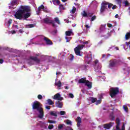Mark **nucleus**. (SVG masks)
<instances>
[{
	"instance_id": "49530a36",
	"label": "nucleus",
	"mask_w": 130,
	"mask_h": 130,
	"mask_svg": "<svg viewBox=\"0 0 130 130\" xmlns=\"http://www.w3.org/2000/svg\"><path fill=\"white\" fill-rule=\"evenodd\" d=\"M94 20H96V16H95V15L91 17L90 21L91 22H93V21H94Z\"/></svg>"
},
{
	"instance_id": "e2e57ef3",
	"label": "nucleus",
	"mask_w": 130,
	"mask_h": 130,
	"mask_svg": "<svg viewBox=\"0 0 130 130\" xmlns=\"http://www.w3.org/2000/svg\"><path fill=\"white\" fill-rule=\"evenodd\" d=\"M83 44H89V42L86 41V42H82Z\"/></svg>"
},
{
	"instance_id": "9b49d317",
	"label": "nucleus",
	"mask_w": 130,
	"mask_h": 130,
	"mask_svg": "<svg viewBox=\"0 0 130 130\" xmlns=\"http://www.w3.org/2000/svg\"><path fill=\"white\" fill-rule=\"evenodd\" d=\"M18 1L19 0H12L10 3L9 4V8L10 10H14L17 8L18 6Z\"/></svg>"
},
{
	"instance_id": "052dcab7",
	"label": "nucleus",
	"mask_w": 130,
	"mask_h": 130,
	"mask_svg": "<svg viewBox=\"0 0 130 130\" xmlns=\"http://www.w3.org/2000/svg\"><path fill=\"white\" fill-rule=\"evenodd\" d=\"M50 107L49 106H45L46 109H48V110H49L50 109Z\"/></svg>"
},
{
	"instance_id": "5fc2aeb1",
	"label": "nucleus",
	"mask_w": 130,
	"mask_h": 130,
	"mask_svg": "<svg viewBox=\"0 0 130 130\" xmlns=\"http://www.w3.org/2000/svg\"><path fill=\"white\" fill-rule=\"evenodd\" d=\"M6 50H8V51H13V49H11L8 47L6 48Z\"/></svg>"
},
{
	"instance_id": "338daca9",
	"label": "nucleus",
	"mask_w": 130,
	"mask_h": 130,
	"mask_svg": "<svg viewBox=\"0 0 130 130\" xmlns=\"http://www.w3.org/2000/svg\"><path fill=\"white\" fill-rule=\"evenodd\" d=\"M85 27L87 29H88V28H90V26H89V25H85Z\"/></svg>"
},
{
	"instance_id": "de8ad7c7",
	"label": "nucleus",
	"mask_w": 130,
	"mask_h": 130,
	"mask_svg": "<svg viewBox=\"0 0 130 130\" xmlns=\"http://www.w3.org/2000/svg\"><path fill=\"white\" fill-rule=\"evenodd\" d=\"M101 100H98L95 103V105H98L99 104H100V103H101Z\"/></svg>"
},
{
	"instance_id": "a18cd8bd",
	"label": "nucleus",
	"mask_w": 130,
	"mask_h": 130,
	"mask_svg": "<svg viewBox=\"0 0 130 130\" xmlns=\"http://www.w3.org/2000/svg\"><path fill=\"white\" fill-rule=\"evenodd\" d=\"M59 7L61 10H66V7H63V5L60 4Z\"/></svg>"
},
{
	"instance_id": "2f4dec72",
	"label": "nucleus",
	"mask_w": 130,
	"mask_h": 130,
	"mask_svg": "<svg viewBox=\"0 0 130 130\" xmlns=\"http://www.w3.org/2000/svg\"><path fill=\"white\" fill-rule=\"evenodd\" d=\"M17 33V31L15 30H12L8 31V34H12V35H14V34H16Z\"/></svg>"
},
{
	"instance_id": "1a4fd4ad",
	"label": "nucleus",
	"mask_w": 130,
	"mask_h": 130,
	"mask_svg": "<svg viewBox=\"0 0 130 130\" xmlns=\"http://www.w3.org/2000/svg\"><path fill=\"white\" fill-rule=\"evenodd\" d=\"M84 47H85V45H78L74 49L75 54H76V55H79V56H81L82 55H81V50H82V49H83Z\"/></svg>"
},
{
	"instance_id": "423d86ee",
	"label": "nucleus",
	"mask_w": 130,
	"mask_h": 130,
	"mask_svg": "<svg viewBox=\"0 0 130 130\" xmlns=\"http://www.w3.org/2000/svg\"><path fill=\"white\" fill-rule=\"evenodd\" d=\"M79 84H85L87 86L88 89L92 88V82L86 80V78H82L78 80Z\"/></svg>"
},
{
	"instance_id": "680f3d73",
	"label": "nucleus",
	"mask_w": 130,
	"mask_h": 130,
	"mask_svg": "<svg viewBox=\"0 0 130 130\" xmlns=\"http://www.w3.org/2000/svg\"><path fill=\"white\" fill-rule=\"evenodd\" d=\"M102 43H103V42H102V41H100L99 43H98V45H101V44H102Z\"/></svg>"
},
{
	"instance_id": "4468645a",
	"label": "nucleus",
	"mask_w": 130,
	"mask_h": 130,
	"mask_svg": "<svg viewBox=\"0 0 130 130\" xmlns=\"http://www.w3.org/2000/svg\"><path fill=\"white\" fill-rule=\"evenodd\" d=\"M41 11H43L45 13H48V10L47 9V8L44 7L43 5H42L38 8L37 14H39Z\"/></svg>"
},
{
	"instance_id": "f03ea898",
	"label": "nucleus",
	"mask_w": 130,
	"mask_h": 130,
	"mask_svg": "<svg viewBox=\"0 0 130 130\" xmlns=\"http://www.w3.org/2000/svg\"><path fill=\"white\" fill-rule=\"evenodd\" d=\"M30 7L26 6H21L14 14V17L18 20H26L30 17Z\"/></svg>"
},
{
	"instance_id": "f257e3e1",
	"label": "nucleus",
	"mask_w": 130,
	"mask_h": 130,
	"mask_svg": "<svg viewBox=\"0 0 130 130\" xmlns=\"http://www.w3.org/2000/svg\"><path fill=\"white\" fill-rule=\"evenodd\" d=\"M52 58H54V57L51 56L40 55L39 53L35 54V56H30L29 58L26 60V62L29 66H33L35 62L37 63H42L43 62H47L48 61H51Z\"/></svg>"
},
{
	"instance_id": "e433bc0d",
	"label": "nucleus",
	"mask_w": 130,
	"mask_h": 130,
	"mask_svg": "<svg viewBox=\"0 0 130 130\" xmlns=\"http://www.w3.org/2000/svg\"><path fill=\"white\" fill-rule=\"evenodd\" d=\"M76 7H75V6H74L73 7L72 10L70 11V13L71 14H75V13L76 12Z\"/></svg>"
},
{
	"instance_id": "13d9d810",
	"label": "nucleus",
	"mask_w": 130,
	"mask_h": 130,
	"mask_svg": "<svg viewBox=\"0 0 130 130\" xmlns=\"http://www.w3.org/2000/svg\"><path fill=\"white\" fill-rule=\"evenodd\" d=\"M115 17L118 18L119 20H120V17H119V16L118 14H116L115 16Z\"/></svg>"
},
{
	"instance_id": "a19ab883",
	"label": "nucleus",
	"mask_w": 130,
	"mask_h": 130,
	"mask_svg": "<svg viewBox=\"0 0 130 130\" xmlns=\"http://www.w3.org/2000/svg\"><path fill=\"white\" fill-rule=\"evenodd\" d=\"M65 39L66 40V42H70V41L71 40L72 38L71 37H66Z\"/></svg>"
},
{
	"instance_id": "473e14b6",
	"label": "nucleus",
	"mask_w": 130,
	"mask_h": 130,
	"mask_svg": "<svg viewBox=\"0 0 130 130\" xmlns=\"http://www.w3.org/2000/svg\"><path fill=\"white\" fill-rule=\"evenodd\" d=\"M54 127V125L53 124H49L47 127V129H53V128Z\"/></svg>"
},
{
	"instance_id": "58836bf2",
	"label": "nucleus",
	"mask_w": 130,
	"mask_h": 130,
	"mask_svg": "<svg viewBox=\"0 0 130 130\" xmlns=\"http://www.w3.org/2000/svg\"><path fill=\"white\" fill-rule=\"evenodd\" d=\"M116 2H117L118 5H119V7H121V2H122V0H116Z\"/></svg>"
},
{
	"instance_id": "c756f323",
	"label": "nucleus",
	"mask_w": 130,
	"mask_h": 130,
	"mask_svg": "<svg viewBox=\"0 0 130 130\" xmlns=\"http://www.w3.org/2000/svg\"><path fill=\"white\" fill-rule=\"evenodd\" d=\"M34 27H35V26L33 24H26L25 25V28H34Z\"/></svg>"
},
{
	"instance_id": "603ef678",
	"label": "nucleus",
	"mask_w": 130,
	"mask_h": 130,
	"mask_svg": "<svg viewBox=\"0 0 130 130\" xmlns=\"http://www.w3.org/2000/svg\"><path fill=\"white\" fill-rule=\"evenodd\" d=\"M107 26L109 28H113V26L110 23H108Z\"/></svg>"
},
{
	"instance_id": "79ce46f5",
	"label": "nucleus",
	"mask_w": 130,
	"mask_h": 130,
	"mask_svg": "<svg viewBox=\"0 0 130 130\" xmlns=\"http://www.w3.org/2000/svg\"><path fill=\"white\" fill-rule=\"evenodd\" d=\"M66 123L67 124H68V125H72V121L70 120H66Z\"/></svg>"
},
{
	"instance_id": "a211bd4d",
	"label": "nucleus",
	"mask_w": 130,
	"mask_h": 130,
	"mask_svg": "<svg viewBox=\"0 0 130 130\" xmlns=\"http://www.w3.org/2000/svg\"><path fill=\"white\" fill-rule=\"evenodd\" d=\"M53 99H54L55 100H58L59 101H61V100H62V97H61L60 94L57 93L54 96Z\"/></svg>"
},
{
	"instance_id": "7c9ffc66",
	"label": "nucleus",
	"mask_w": 130,
	"mask_h": 130,
	"mask_svg": "<svg viewBox=\"0 0 130 130\" xmlns=\"http://www.w3.org/2000/svg\"><path fill=\"white\" fill-rule=\"evenodd\" d=\"M53 3L55 6H59V2L58 0H54Z\"/></svg>"
},
{
	"instance_id": "393cba45",
	"label": "nucleus",
	"mask_w": 130,
	"mask_h": 130,
	"mask_svg": "<svg viewBox=\"0 0 130 130\" xmlns=\"http://www.w3.org/2000/svg\"><path fill=\"white\" fill-rule=\"evenodd\" d=\"M50 115H51L52 116H55V117H56L57 116V114L56 113V112L54 111H51L50 112Z\"/></svg>"
},
{
	"instance_id": "09e8293b",
	"label": "nucleus",
	"mask_w": 130,
	"mask_h": 130,
	"mask_svg": "<svg viewBox=\"0 0 130 130\" xmlns=\"http://www.w3.org/2000/svg\"><path fill=\"white\" fill-rule=\"evenodd\" d=\"M68 96L70 98H72V99L74 98V94L73 93L68 94Z\"/></svg>"
},
{
	"instance_id": "864d4df0",
	"label": "nucleus",
	"mask_w": 130,
	"mask_h": 130,
	"mask_svg": "<svg viewBox=\"0 0 130 130\" xmlns=\"http://www.w3.org/2000/svg\"><path fill=\"white\" fill-rule=\"evenodd\" d=\"M13 29H18L19 28V26L17 25H14L12 27Z\"/></svg>"
},
{
	"instance_id": "72a5a7b5",
	"label": "nucleus",
	"mask_w": 130,
	"mask_h": 130,
	"mask_svg": "<svg viewBox=\"0 0 130 130\" xmlns=\"http://www.w3.org/2000/svg\"><path fill=\"white\" fill-rule=\"evenodd\" d=\"M12 19H9L7 23V27H10V26H11V24H12Z\"/></svg>"
},
{
	"instance_id": "37998d69",
	"label": "nucleus",
	"mask_w": 130,
	"mask_h": 130,
	"mask_svg": "<svg viewBox=\"0 0 130 130\" xmlns=\"http://www.w3.org/2000/svg\"><path fill=\"white\" fill-rule=\"evenodd\" d=\"M91 101L92 103H95V102H96V101H97V99L92 98L91 99Z\"/></svg>"
},
{
	"instance_id": "0e129e2a",
	"label": "nucleus",
	"mask_w": 130,
	"mask_h": 130,
	"mask_svg": "<svg viewBox=\"0 0 130 130\" xmlns=\"http://www.w3.org/2000/svg\"><path fill=\"white\" fill-rule=\"evenodd\" d=\"M57 32V30H54L53 31V34H56Z\"/></svg>"
},
{
	"instance_id": "bb28decb",
	"label": "nucleus",
	"mask_w": 130,
	"mask_h": 130,
	"mask_svg": "<svg viewBox=\"0 0 130 130\" xmlns=\"http://www.w3.org/2000/svg\"><path fill=\"white\" fill-rule=\"evenodd\" d=\"M55 86L58 87V88H60V87H61V82L60 81H59L57 82H55Z\"/></svg>"
},
{
	"instance_id": "5701e85b",
	"label": "nucleus",
	"mask_w": 130,
	"mask_h": 130,
	"mask_svg": "<svg viewBox=\"0 0 130 130\" xmlns=\"http://www.w3.org/2000/svg\"><path fill=\"white\" fill-rule=\"evenodd\" d=\"M56 107H58V108H61L62 107V103L61 102H57L55 103Z\"/></svg>"
},
{
	"instance_id": "bf43d9fd",
	"label": "nucleus",
	"mask_w": 130,
	"mask_h": 130,
	"mask_svg": "<svg viewBox=\"0 0 130 130\" xmlns=\"http://www.w3.org/2000/svg\"><path fill=\"white\" fill-rule=\"evenodd\" d=\"M56 76H60L61 75V73H60V72H56Z\"/></svg>"
},
{
	"instance_id": "412c9836",
	"label": "nucleus",
	"mask_w": 130,
	"mask_h": 130,
	"mask_svg": "<svg viewBox=\"0 0 130 130\" xmlns=\"http://www.w3.org/2000/svg\"><path fill=\"white\" fill-rule=\"evenodd\" d=\"M76 121L77 122L78 127H80V125H81V123L82 122V119L80 117H78L76 119Z\"/></svg>"
},
{
	"instance_id": "f8f14e48",
	"label": "nucleus",
	"mask_w": 130,
	"mask_h": 130,
	"mask_svg": "<svg viewBox=\"0 0 130 130\" xmlns=\"http://www.w3.org/2000/svg\"><path fill=\"white\" fill-rule=\"evenodd\" d=\"M43 23H45V24H50L52 23L53 27H56V25H55V24H54V22L52 21L51 19V18L48 17L46 18H45L43 19Z\"/></svg>"
},
{
	"instance_id": "6e6552de",
	"label": "nucleus",
	"mask_w": 130,
	"mask_h": 130,
	"mask_svg": "<svg viewBox=\"0 0 130 130\" xmlns=\"http://www.w3.org/2000/svg\"><path fill=\"white\" fill-rule=\"evenodd\" d=\"M118 93H119V88L118 87L111 88L110 89V95L112 98H113Z\"/></svg>"
},
{
	"instance_id": "f704fd0d",
	"label": "nucleus",
	"mask_w": 130,
	"mask_h": 130,
	"mask_svg": "<svg viewBox=\"0 0 130 130\" xmlns=\"http://www.w3.org/2000/svg\"><path fill=\"white\" fill-rule=\"evenodd\" d=\"M123 109H124V111H125V112H128V108H127V106H126V105L123 106Z\"/></svg>"
},
{
	"instance_id": "9d476101",
	"label": "nucleus",
	"mask_w": 130,
	"mask_h": 130,
	"mask_svg": "<svg viewBox=\"0 0 130 130\" xmlns=\"http://www.w3.org/2000/svg\"><path fill=\"white\" fill-rule=\"evenodd\" d=\"M116 130H125V124L123 123V125L122 126L121 128L119 127L120 125V120L118 118L116 119Z\"/></svg>"
},
{
	"instance_id": "dca6fc26",
	"label": "nucleus",
	"mask_w": 130,
	"mask_h": 130,
	"mask_svg": "<svg viewBox=\"0 0 130 130\" xmlns=\"http://www.w3.org/2000/svg\"><path fill=\"white\" fill-rule=\"evenodd\" d=\"M42 37L47 45H52V42L50 40L44 36H42Z\"/></svg>"
},
{
	"instance_id": "ddd939ff",
	"label": "nucleus",
	"mask_w": 130,
	"mask_h": 130,
	"mask_svg": "<svg viewBox=\"0 0 130 130\" xmlns=\"http://www.w3.org/2000/svg\"><path fill=\"white\" fill-rule=\"evenodd\" d=\"M108 6V3L105 2H103L102 3V6L100 10L101 13H103L104 12H105V11H106V10H107Z\"/></svg>"
},
{
	"instance_id": "c03bdc74",
	"label": "nucleus",
	"mask_w": 130,
	"mask_h": 130,
	"mask_svg": "<svg viewBox=\"0 0 130 130\" xmlns=\"http://www.w3.org/2000/svg\"><path fill=\"white\" fill-rule=\"evenodd\" d=\"M123 4H125V7H127L128 5H129V3L127 1H125L123 2Z\"/></svg>"
},
{
	"instance_id": "0eeeda50",
	"label": "nucleus",
	"mask_w": 130,
	"mask_h": 130,
	"mask_svg": "<svg viewBox=\"0 0 130 130\" xmlns=\"http://www.w3.org/2000/svg\"><path fill=\"white\" fill-rule=\"evenodd\" d=\"M93 66L94 71L95 72H96V73L100 72V71H101V68H102V66L100 63V62H99V60L98 59H96L93 62Z\"/></svg>"
},
{
	"instance_id": "20e7f679",
	"label": "nucleus",
	"mask_w": 130,
	"mask_h": 130,
	"mask_svg": "<svg viewBox=\"0 0 130 130\" xmlns=\"http://www.w3.org/2000/svg\"><path fill=\"white\" fill-rule=\"evenodd\" d=\"M108 29L106 28V24H104L102 25L100 30L99 32V36L100 37H104L105 39H106V38H108V37H107V35L108 36H110L109 33L107 32V30Z\"/></svg>"
},
{
	"instance_id": "4be33fe9",
	"label": "nucleus",
	"mask_w": 130,
	"mask_h": 130,
	"mask_svg": "<svg viewBox=\"0 0 130 130\" xmlns=\"http://www.w3.org/2000/svg\"><path fill=\"white\" fill-rule=\"evenodd\" d=\"M66 36H71V35H74V32H73V30H70L66 31Z\"/></svg>"
},
{
	"instance_id": "39448f33",
	"label": "nucleus",
	"mask_w": 130,
	"mask_h": 130,
	"mask_svg": "<svg viewBox=\"0 0 130 130\" xmlns=\"http://www.w3.org/2000/svg\"><path fill=\"white\" fill-rule=\"evenodd\" d=\"M121 63V61L120 60H117V59H113L110 61L109 63V68L113 70V71H116L117 70V66L118 64H120Z\"/></svg>"
},
{
	"instance_id": "2eb2a0df",
	"label": "nucleus",
	"mask_w": 130,
	"mask_h": 130,
	"mask_svg": "<svg viewBox=\"0 0 130 130\" xmlns=\"http://www.w3.org/2000/svg\"><path fill=\"white\" fill-rule=\"evenodd\" d=\"M85 62L89 64L90 62L92 61V54H90L86 56L85 58Z\"/></svg>"
},
{
	"instance_id": "6ab92c4d",
	"label": "nucleus",
	"mask_w": 130,
	"mask_h": 130,
	"mask_svg": "<svg viewBox=\"0 0 130 130\" xmlns=\"http://www.w3.org/2000/svg\"><path fill=\"white\" fill-rule=\"evenodd\" d=\"M57 130H67V127L64 124H59Z\"/></svg>"
},
{
	"instance_id": "69168bd1",
	"label": "nucleus",
	"mask_w": 130,
	"mask_h": 130,
	"mask_svg": "<svg viewBox=\"0 0 130 130\" xmlns=\"http://www.w3.org/2000/svg\"><path fill=\"white\" fill-rule=\"evenodd\" d=\"M106 56V55L105 54H103L102 55V58H105V57Z\"/></svg>"
},
{
	"instance_id": "c85d7f7f",
	"label": "nucleus",
	"mask_w": 130,
	"mask_h": 130,
	"mask_svg": "<svg viewBox=\"0 0 130 130\" xmlns=\"http://www.w3.org/2000/svg\"><path fill=\"white\" fill-rule=\"evenodd\" d=\"M54 21H55V23H56L58 25L60 24V21H59V19H58V17H55L54 18Z\"/></svg>"
},
{
	"instance_id": "774afa93",
	"label": "nucleus",
	"mask_w": 130,
	"mask_h": 130,
	"mask_svg": "<svg viewBox=\"0 0 130 130\" xmlns=\"http://www.w3.org/2000/svg\"><path fill=\"white\" fill-rule=\"evenodd\" d=\"M4 60L3 59H0V63H3Z\"/></svg>"
},
{
	"instance_id": "b1692460",
	"label": "nucleus",
	"mask_w": 130,
	"mask_h": 130,
	"mask_svg": "<svg viewBox=\"0 0 130 130\" xmlns=\"http://www.w3.org/2000/svg\"><path fill=\"white\" fill-rule=\"evenodd\" d=\"M130 38V31L127 32L125 36V40H128Z\"/></svg>"
},
{
	"instance_id": "6e6d98bb",
	"label": "nucleus",
	"mask_w": 130,
	"mask_h": 130,
	"mask_svg": "<svg viewBox=\"0 0 130 130\" xmlns=\"http://www.w3.org/2000/svg\"><path fill=\"white\" fill-rule=\"evenodd\" d=\"M112 6V4L108 3V7L109 8V9H111Z\"/></svg>"
},
{
	"instance_id": "4c0bfd02",
	"label": "nucleus",
	"mask_w": 130,
	"mask_h": 130,
	"mask_svg": "<svg viewBox=\"0 0 130 130\" xmlns=\"http://www.w3.org/2000/svg\"><path fill=\"white\" fill-rule=\"evenodd\" d=\"M48 123H53L55 124L56 123V121L55 120H48Z\"/></svg>"
},
{
	"instance_id": "a878e982",
	"label": "nucleus",
	"mask_w": 130,
	"mask_h": 130,
	"mask_svg": "<svg viewBox=\"0 0 130 130\" xmlns=\"http://www.w3.org/2000/svg\"><path fill=\"white\" fill-rule=\"evenodd\" d=\"M47 103L49 105H53V104H54V103H53L52 101L49 99L47 100Z\"/></svg>"
},
{
	"instance_id": "c9c22d12",
	"label": "nucleus",
	"mask_w": 130,
	"mask_h": 130,
	"mask_svg": "<svg viewBox=\"0 0 130 130\" xmlns=\"http://www.w3.org/2000/svg\"><path fill=\"white\" fill-rule=\"evenodd\" d=\"M109 118L111 119V120H114V116L113 115V113L110 114Z\"/></svg>"
},
{
	"instance_id": "aec40b11",
	"label": "nucleus",
	"mask_w": 130,
	"mask_h": 130,
	"mask_svg": "<svg viewBox=\"0 0 130 130\" xmlns=\"http://www.w3.org/2000/svg\"><path fill=\"white\" fill-rule=\"evenodd\" d=\"M81 15L83 16V17H92L93 16L92 13H87V12L85 11L83 12V13H81Z\"/></svg>"
},
{
	"instance_id": "4d7b16f0",
	"label": "nucleus",
	"mask_w": 130,
	"mask_h": 130,
	"mask_svg": "<svg viewBox=\"0 0 130 130\" xmlns=\"http://www.w3.org/2000/svg\"><path fill=\"white\" fill-rule=\"evenodd\" d=\"M66 129H67V130H74V129L72 128L71 127H67Z\"/></svg>"
},
{
	"instance_id": "ea45409f",
	"label": "nucleus",
	"mask_w": 130,
	"mask_h": 130,
	"mask_svg": "<svg viewBox=\"0 0 130 130\" xmlns=\"http://www.w3.org/2000/svg\"><path fill=\"white\" fill-rule=\"evenodd\" d=\"M58 114H60V115H66V112L61 111L58 113Z\"/></svg>"
},
{
	"instance_id": "7ed1b4c3",
	"label": "nucleus",
	"mask_w": 130,
	"mask_h": 130,
	"mask_svg": "<svg viewBox=\"0 0 130 130\" xmlns=\"http://www.w3.org/2000/svg\"><path fill=\"white\" fill-rule=\"evenodd\" d=\"M33 110H37L38 111V117L39 118L42 119L44 116V112H43V109H42V106L40 102L35 101L32 104Z\"/></svg>"
},
{
	"instance_id": "cd10ccee",
	"label": "nucleus",
	"mask_w": 130,
	"mask_h": 130,
	"mask_svg": "<svg viewBox=\"0 0 130 130\" xmlns=\"http://www.w3.org/2000/svg\"><path fill=\"white\" fill-rule=\"evenodd\" d=\"M123 71L124 72L125 74H128V73H129V68L126 67L125 68H124Z\"/></svg>"
},
{
	"instance_id": "3c124183",
	"label": "nucleus",
	"mask_w": 130,
	"mask_h": 130,
	"mask_svg": "<svg viewBox=\"0 0 130 130\" xmlns=\"http://www.w3.org/2000/svg\"><path fill=\"white\" fill-rule=\"evenodd\" d=\"M43 96L41 94H39L38 95V99H39V100H41V99H42Z\"/></svg>"
},
{
	"instance_id": "f3484780",
	"label": "nucleus",
	"mask_w": 130,
	"mask_h": 130,
	"mask_svg": "<svg viewBox=\"0 0 130 130\" xmlns=\"http://www.w3.org/2000/svg\"><path fill=\"white\" fill-rule=\"evenodd\" d=\"M114 124V123L113 122H110L109 123H107L104 125V128H105L106 129H110L111 127L113 126V125Z\"/></svg>"
},
{
	"instance_id": "8fccbe9b",
	"label": "nucleus",
	"mask_w": 130,
	"mask_h": 130,
	"mask_svg": "<svg viewBox=\"0 0 130 130\" xmlns=\"http://www.w3.org/2000/svg\"><path fill=\"white\" fill-rule=\"evenodd\" d=\"M18 31L21 34H23V33H24V29H23V28L20 29Z\"/></svg>"
}]
</instances>
